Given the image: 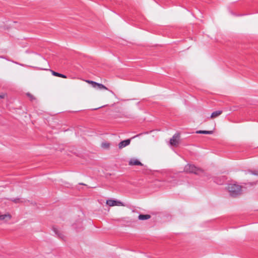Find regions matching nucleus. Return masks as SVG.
<instances>
[{
	"label": "nucleus",
	"mask_w": 258,
	"mask_h": 258,
	"mask_svg": "<svg viewBox=\"0 0 258 258\" xmlns=\"http://www.w3.org/2000/svg\"><path fill=\"white\" fill-rule=\"evenodd\" d=\"M84 81L87 83L91 85L92 87L95 89H99L103 91H107V92H102L101 93L97 99L94 101V103L100 105L103 103H108L110 101L111 96H113L115 98H117L115 93L112 90H109L103 84L89 80H85Z\"/></svg>",
	"instance_id": "nucleus-1"
},
{
	"label": "nucleus",
	"mask_w": 258,
	"mask_h": 258,
	"mask_svg": "<svg viewBox=\"0 0 258 258\" xmlns=\"http://www.w3.org/2000/svg\"><path fill=\"white\" fill-rule=\"evenodd\" d=\"M227 189L232 197H236L242 194V186L237 184H229Z\"/></svg>",
	"instance_id": "nucleus-2"
},
{
	"label": "nucleus",
	"mask_w": 258,
	"mask_h": 258,
	"mask_svg": "<svg viewBox=\"0 0 258 258\" xmlns=\"http://www.w3.org/2000/svg\"><path fill=\"white\" fill-rule=\"evenodd\" d=\"M184 170L186 173H192L196 174H201L204 172L203 169L191 164L186 165Z\"/></svg>",
	"instance_id": "nucleus-3"
},
{
	"label": "nucleus",
	"mask_w": 258,
	"mask_h": 258,
	"mask_svg": "<svg viewBox=\"0 0 258 258\" xmlns=\"http://www.w3.org/2000/svg\"><path fill=\"white\" fill-rule=\"evenodd\" d=\"M180 136L179 134H175L170 140V145L171 146L177 147L180 143Z\"/></svg>",
	"instance_id": "nucleus-4"
},
{
	"label": "nucleus",
	"mask_w": 258,
	"mask_h": 258,
	"mask_svg": "<svg viewBox=\"0 0 258 258\" xmlns=\"http://www.w3.org/2000/svg\"><path fill=\"white\" fill-rule=\"evenodd\" d=\"M106 204L109 207H113V206H124V205L123 203L119 201L109 199L106 200Z\"/></svg>",
	"instance_id": "nucleus-5"
},
{
	"label": "nucleus",
	"mask_w": 258,
	"mask_h": 258,
	"mask_svg": "<svg viewBox=\"0 0 258 258\" xmlns=\"http://www.w3.org/2000/svg\"><path fill=\"white\" fill-rule=\"evenodd\" d=\"M12 218V215L9 213H6L0 215V221L7 222L10 221Z\"/></svg>",
	"instance_id": "nucleus-6"
},
{
	"label": "nucleus",
	"mask_w": 258,
	"mask_h": 258,
	"mask_svg": "<svg viewBox=\"0 0 258 258\" xmlns=\"http://www.w3.org/2000/svg\"><path fill=\"white\" fill-rule=\"evenodd\" d=\"M128 165L130 166L139 165L142 166L143 164L137 158H131L128 162Z\"/></svg>",
	"instance_id": "nucleus-7"
},
{
	"label": "nucleus",
	"mask_w": 258,
	"mask_h": 258,
	"mask_svg": "<svg viewBox=\"0 0 258 258\" xmlns=\"http://www.w3.org/2000/svg\"><path fill=\"white\" fill-rule=\"evenodd\" d=\"M130 143H131L130 139L123 140L118 144V148L119 149H122V148L129 145L130 144Z\"/></svg>",
	"instance_id": "nucleus-8"
},
{
	"label": "nucleus",
	"mask_w": 258,
	"mask_h": 258,
	"mask_svg": "<svg viewBox=\"0 0 258 258\" xmlns=\"http://www.w3.org/2000/svg\"><path fill=\"white\" fill-rule=\"evenodd\" d=\"M222 113V111L221 110H217L213 112L210 116L211 119H214L219 116H220Z\"/></svg>",
	"instance_id": "nucleus-9"
},
{
	"label": "nucleus",
	"mask_w": 258,
	"mask_h": 258,
	"mask_svg": "<svg viewBox=\"0 0 258 258\" xmlns=\"http://www.w3.org/2000/svg\"><path fill=\"white\" fill-rule=\"evenodd\" d=\"M151 217L150 215L146 214V215H143L140 214L138 216V218L140 220H148L150 219Z\"/></svg>",
	"instance_id": "nucleus-10"
},
{
	"label": "nucleus",
	"mask_w": 258,
	"mask_h": 258,
	"mask_svg": "<svg viewBox=\"0 0 258 258\" xmlns=\"http://www.w3.org/2000/svg\"><path fill=\"white\" fill-rule=\"evenodd\" d=\"M101 147L104 149H109L110 147V144L108 142H103L101 144Z\"/></svg>",
	"instance_id": "nucleus-11"
},
{
	"label": "nucleus",
	"mask_w": 258,
	"mask_h": 258,
	"mask_svg": "<svg viewBox=\"0 0 258 258\" xmlns=\"http://www.w3.org/2000/svg\"><path fill=\"white\" fill-rule=\"evenodd\" d=\"M52 74L54 76H56V77H60V78H64V79L67 78L66 76H65L63 74H59L58 73L54 72V71H52Z\"/></svg>",
	"instance_id": "nucleus-12"
},
{
	"label": "nucleus",
	"mask_w": 258,
	"mask_h": 258,
	"mask_svg": "<svg viewBox=\"0 0 258 258\" xmlns=\"http://www.w3.org/2000/svg\"><path fill=\"white\" fill-rule=\"evenodd\" d=\"M196 134H213V131H197Z\"/></svg>",
	"instance_id": "nucleus-13"
},
{
	"label": "nucleus",
	"mask_w": 258,
	"mask_h": 258,
	"mask_svg": "<svg viewBox=\"0 0 258 258\" xmlns=\"http://www.w3.org/2000/svg\"><path fill=\"white\" fill-rule=\"evenodd\" d=\"M6 96H7V94L6 93H2L0 94V99L5 98Z\"/></svg>",
	"instance_id": "nucleus-14"
},
{
	"label": "nucleus",
	"mask_w": 258,
	"mask_h": 258,
	"mask_svg": "<svg viewBox=\"0 0 258 258\" xmlns=\"http://www.w3.org/2000/svg\"><path fill=\"white\" fill-rule=\"evenodd\" d=\"M27 95L32 100L35 99L34 96L32 94H31L30 93H27Z\"/></svg>",
	"instance_id": "nucleus-15"
},
{
	"label": "nucleus",
	"mask_w": 258,
	"mask_h": 258,
	"mask_svg": "<svg viewBox=\"0 0 258 258\" xmlns=\"http://www.w3.org/2000/svg\"><path fill=\"white\" fill-rule=\"evenodd\" d=\"M106 105H107V104H105V105H104L98 106V107H96V108H93V110H97V109H99V108H100L103 107H104V106H106Z\"/></svg>",
	"instance_id": "nucleus-16"
},
{
	"label": "nucleus",
	"mask_w": 258,
	"mask_h": 258,
	"mask_svg": "<svg viewBox=\"0 0 258 258\" xmlns=\"http://www.w3.org/2000/svg\"><path fill=\"white\" fill-rule=\"evenodd\" d=\"M12 201L17 203H19L20 202V200L19 199H16L13 200Z\"/></svg>",
	"instance_id": "nucleus-17"
}]
</instances>
